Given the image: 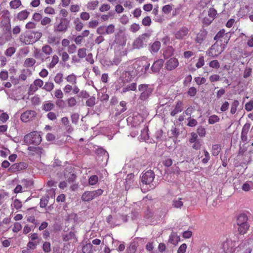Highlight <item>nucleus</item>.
<instances>
[{"label": "nucleus", "instance_id": "3c124183", "mask_svg": "<svg viewBox=\"0 0 253 253\" xmlns=\"http://www.w3.org/2000/svg\"><path fill=\"white\" fill-rule=\"evenodd\" d=\"M54 87V84L52 82H46L45 83L43 89L47 91H51Z\"/></svg>", "mask_w": 253, "mask_h": 253}, {"label": "nucleus", "instance_id": "6ab92c4d", "mask_svg": "<svg viewBox=\"0 0 253 253\" xmlns=\"http://www.w3.org/2000/svg\"><path fill=\"white\" fill-rule=\"evenodd\" d=\"M46 41L47 44L50 45H57L60 42V39L57 36L52 34L48 36Z\"/></svg>", "mask_w": 253, "mask_h": 253}, {"label": "nucleus", "instance_id": "c03bdc74", "mask_svg": "<svg viewBox=\"0 0 253 253\" xmlns=\"http://www.w3.org/2000/svg\"><path fill=\"white\" fill-rule=\"evenodd\" d=\"M86 50L84 47L79 48L77 52L78 56L81 59L84 58L87 55Z\"/></svg>", "mask_w": 253, "mask_h": 253}, {"label": "nucleus", "instance_id": "4c0bfd02", "mask_svg": "<svg viewBox=\"0 0 253 253\" xmlns=\"http://www.w3.org/2000/svg\"><path fill=\"white\" fill-rule=\"evenodd\" d=\"M54 107V105L51 102H45L42 105V110L47 112L51 110Z\"/></svg>", "mask_w": 253, "mask_h": 253}, {"label": "nucleus", "instance_id": "dca6fc26", "mask_svg": "<svg viewBox=\"0 0 253 253\" xmlns=\"http://www.w3.org/2000/svg\"><path fill=\"white\" fill-rule=\"evenodd\" d=\"M207 36V31L203 29L197 34L195 42L197 43L201 44L206 39Z\"/></svg>", "mask_w": 253, "mask_h": 253}, {"label": "nucleus", "instance_id": "58836bf2", "mask_svg": "<svg viewBox=\"0 0 253 253\" xmlns=\"http://www.w3.org/2000/svg\"><path fill=\"white\" fill-rule=\"evenodd\" d=\"M66 79L67 81L72 84H77V76L74 74L69 75Z\"/></svg>", "mask_w": 253, "mask_h": 253}, {"label": "nucleus", "instance_id": "1a4fd4ad", "mask_svg": "<svg viewBox=\"0 0 253 253\" xmlns=\"http://www.w3.org/2000/svg\"><path fill=\"white\" fill-rule=\"evenodd\" d=\"M37 116V113L33 110H27L21 114L20 119L22 122L27 123L34 120Z\"/></svg>", "mask_w": 253, "mask_h": 253}, {"label": "nucleus", "instance_id": "6e6d98bb", "mask_svg": "<svg viewBox=\"0 0 253 253\" xmlns=\"http://www.w3.org/2000/svg\"><path fill=\"white\" fill-rule=\"evenodd\" d=\"M195 82L198 85L204 84L206 82V79L204 77H197L194 78Z\"/></svg>", "mask_w": 253, "mask_h": 253}, {"label": "nucleus", "instance_id": "aec40b11", "mask_svg": "<svg viewBox=\"0 0 253 253\" xmlns=\"http://www.w3.org/2000/svg\"><path fill=\"white\" fill-rule=\"evenodd\" d=\"M174 49L172 46H168L163 50V56L165 59H168L174 54Z\"/></svg>", "mask_w": 253, "mask_h": 253}, {"label": "nucleus", "instance_id": "2f4dec72", "mask_svg": "<svg viewBox=\"0 0 253 253\" xmlns=\"http://www.w3.org/2000/svg\"><path fill=\"white\" fill-rule=\"evenodd\" d=\"M248 218L246 214H241L237 219V225L248 223Z\"/></svg>", "mask_w": 253, "mask_h": 253}, {"label": "nucleus", "instance_id": "13d9d810", "mask_svg": "<svg viewBox=\"0 0 253 253\" xmlns=\"http://www.w3.org/2000/svg\"><path fill=\"white\" fill-rule=\"evenodd\" d=\"M16 51V49L14 47H8L5 51V55L6 56L11 57Z\"/></svg>", "mask_w": 253, "mask_h": 253}, {"label": "nucleus", "instance_id": "052dcab7", "mask_svg": "<svg viewBox=\"0 0 253 253\" xmlns=\"http://www.w3.org/2000/svg\"><path fill=\"white\" fill-rule=\"evenodd\" d=\"M68 106L74 107L77 104V100L74 97H71L67 100Z\"/></svg>", "mask_w": 253, "mask_h": 253}, {"label": "nucleus", "instance_id": "a19ab883", "mask_svg": "<svg viewBox=\"0 0 253 253\" xmlns=\"http://www.w3.org/2000/svg\"><path fill=\"white\" fill-rule=\"evenodd\" d=\"M220 121V118L216 115H212L209 117L208 119V123L209 124L213 125L215 123L219 122Z\"/></svg>", "mask_w": 253, "mask_h": 253}, {"label": "nucleus", "instance_id": "8fccbe9b", "mask_svg": "<svg viewBox=\"0 0 253 253\" xmlns=\"http://www.w3.org/2000/svg\"><path fill=\"white\" fill-rule=\"evenodd\" d=\"M179 238L174 234H171L169 236V242L173 245H176L179 241Z\"/></svg>", "mask_w": 253, "mask_h": 253}, {"label": "nucleus", "instance_id": "f3484780", "mask_svg": "<svg viewBox=\"0 0 253 253\" xmlns=\"http://www.w3.org/2000/svg\"><path fill=\"white\" fill-rule=\"evenodd\" d=\"M164 61L162 59H158L155 61L151 67V70L153 72L158 73L163 66Z\"/></svg>", "mask_w": 253, "mask_h": 253}, {"label": "nucleus", "instance_id": "603ef678", "mask_svg": "<svg viewBox=\"0 0 253 253\" xmlns=\"http://www.w3.org/2000/svg\"><path fill=\"white\" fill-rule=\"evenodd\" d=\"M96 103V98L94 96H91L86 101V105L89 107H93Z\"/></svg>", "mask_w": 253, "mask_h": 253}, {"label": "nucleus", "instance_id": "4d7b16f0", "mask_svg": "<svg viewBox=\"0 0 253 253\" xmlns=\"http://www.w3.org/2000/svg\"><path fill=\"white\" fill-rule=\"evenodd\" d=\"M181 200V199L180 198L178 200H173L172 206L176 208H181L183 205V203Z\"/></svg>", "mask_w": 253, "mask_h": 253}, {"label": "nucleus", "instance_id": "f8f14e48", "mask_svg": "<svg viewBox=\"0 0 253 253\" xmlns=\"http://www.w3.org/2000/svg\"><path fill=\"white\" fill-rule=\"evenodd\" d=\"M179 65L178 59L175 57L170 58L165 64V69L168 71H172L176 69Z\"/></svg>", "mask_w": 253, "mask_h": 253}, {"label": "nucleus", "instance_id": "680f3d73", "mask_svg": "<svg viewBox=\"0 0 253 253\" xmlns=\"http://www.w3.org/2000/svg\"><path fill=\"white\" fill-rule=\"evenodd\" d=\"M70 42L69 40L67 39H63L61 41V45L62 48L60 49L61 50H64L66 48H68L69 46L70 45Z\"/></svg>", "mask_w": 253, "mask_h": 253}, {"label": "nucleus", "instance_id": "5fc2aeb1", "mask_svg": "<svg viewBox=\"0 0 253 253\" xmlns=\"http://www.w3.org/2000/svg\"><path fill=\"white\" fill-rule=\"evenodd\" d=\"M98 181V176L96 175L91 176L88 179L89 184L90 185H94L97 183Z\"/></svg>", "mask_w": 253, "mask_h": 253}, {"label": "nucleus", "instance_id": "72a5a7b5", "mask_svg": "<svg viewBox=\"0 0 253 253\" xmlns=\"http://www.w3.org/2000/svg\"><path fill=\"white\" fill-rule=\"evenodd\" d=\"M137 84L135 83H133L128 84L126 87H125L122 89L123 93H126L129 90L134 91L136 89Z\"/></svg>", "mask_w": 253, "mask_h": 253}, {"label": "nucleus", "instance_id": "c756f323", "mask_svg": "<svg viewBox=\"0 0 253 253\" xmlns=\"http://www.w3.org/2000/svg\"><path fill=\"white\" fill-rule=\"evenodd\" d=\"M28 150L31 152V155H34L35 154H41L42 152L43 149L40 147H33L30 146L28 147Z\"/></svg>", "mask_w": 253, "mask_h": 253}, {"label": "nucleus", "instance_id": "69168bd1", "mask_svg": "<svg viewBox=\"0 0 253 253\" xmlns=\"http://www.w3.org/2000/svg\"><path fill=\"white\" fill-rule=\"evenodd\" d=\"M217 14L216 10L214 8H210L208 11V16L213 20Z\"/></svg>", "mask_w": 253, "mask_h": 253}, {"label": "nucleus", "instance_id": "7c9ffc66", "mask_svg": "<svg viewBox=\"0 0 253 253\" xmlns=\"http://www.w3.org/2000/svg\"><path fill=\"white\" fill-rule=\"evenodd\" d=\"M22 5L21 0H12L9 2V6L11 9H17Z\"/></svg>", "mask_w": 253, "mask_h": 253}, {"label": "nucleus", "instance_id": "39448f33", "mask_svg": "<svg viewBox=\"0 0 253 253\" xmlns=\"http://www.w3.org/2000/svg\"><path fill=\"white\" fill-rule=\"evenodd\" d=\"M138 90L141 92L139 99L142 101L146 100L153 91V88L147 84H140L138 86Z\"/></svg>", "mask_w": 253, "mask_h": 253}, {"label": "nucleus", "instance_id": "f03ea898", "mask_svg": "<svg viewBox=\"0 0 253 253\" xmlns=\"http://www.w3.org/2000/svg\"><path fill=\"white\" fill-rule=\"evenodd\" d=\"M1 21L0 22V27L5 33L11 32V19L10 18V12L7 9H4L1 12Z\"/></svg>", "mask_w": 253, "mask_h": 253}, {"label": "nucleus", "instance_id": "393cba45", "mask_svg": "<svg viewBox=\"0 0 253 253\" xmlns=\"http://www.w3.org/2000/svg\"><path fill=\"white\" fill-rule=\"evenodd\" d=\"M59 58L57 55L54 54L52 56L51 61L47 66L49 69H53L59 62Z\"/></svg>", "mask_w": 253, "mask_h": 253}, {"label": "nucleus", "instance_id": "79ce46f5", "mask_svg": "<svg viewBox=\"0 0 253 253\" xmlns=\"http://www.w3.org/2000/svg\"><path fill=\"white\" fill-rule=\"evenodd\" d=\"M54 81L58 84H61L63 82V74L61 73H58L55 75Z\"/></svg>", "mask_w": 253, "mask_h": 253}, {"label": "nucleus", "instance_id": "864d4df0", "mask_svg": "<svg viewBox=\"0 0 253 253\" xmlns=\"http://www.w3.org/2000/svg\"><path fill=\"white\" fill-rule=\"evenodd\" d=\"M115 26L113 24H109L106 27V35H110L115 32Z\"/></svg>", "mask_w": 253, "mask_h": 253}, {"label": "nucleus", "instance_id": "ea45409f", "mask_svg": "<svg viewBox=\"0 0 253 253\" xmlns=\"http://www.w3.org/2000/svg\"><path fill=\"white\" fill-rule=\"evenodd\" d=\"M65 177L69 183H73L77 178V175L75 173H65Z\"/></svg>", "mask_w": 253, "mask_h": 253}, {"label": "nucleus", "instance_id": "e2e57ef3", "mask_svg": "<svg viewBox=\"0 0 253 253\" xmlns=\"http://www.w3.org/2000/svg\"><path fill=\"white\" fill-rule=\"evenodd\" d=\"M209 66L211 68L218 69L220 67V65L218 60H214L209 63Z\"/></svg>", "mask_w": 253, "mask_h": 253}, {"label": "nucleus", "instance_id": "37998d69", "mask_svg": "<svg viewBox=\"0 0 253 253\" xmlns=\"http://www.w3.org/2000/svg\"><path fill=\"white\" fill-rule=\"evenodd\" d=\"M225 31L224 29L220 30L214 37V40L216 41H220V40H221V39L226 35V33H225Z\"/></svg>", "mask_w": 253, "mask_h": 253}, {"label": "nucleus", "instance_id": "5701e85b", "mask_svg": "<svg viewBox=\"0 0 253 253\" xmlns=\"http://www.w3.org/2000/svg\"><path fill=\"white\" fill-rule=\"evenodd\" d=\"M238 226V231L241 235H244L246 234L248 232L250 227V225L248 223L239 224Z\"/></svg>", "mask_w": 253, "mask_h": 253}, {"label": "nucleus", "instance_id": "f257e3e1", "mask_svg": "<svg viewBox=\"0 0 253 253\" xmlns=\"http://www.w3.org/2000/svg\"><path fill=\"white\" fill-rule=\"evenodd\" d=\"M42 36V33L39 31L26 32L20 36V41L25 44H33L39 41Z\"/></svg>", "mask_w": 253, "mask_h": 253}, {"label": "nucleus", "instance_id": "9b49d317", "mask_svg": "<svg viewBox=\"0 0 253 253\" xmlns=\"http://www.w3.org/2000/svg\"><path fill=\"white\" fill-rule=\"evenodd\" d=\"M27 165L24 162H20L13 164L8 169V171L10 173H17L21 170L25 169Z\"/></svg>", "mask_w": 253, "mask_h": 253}, {"label": "nucleus", "instance_id": "4be33fe9", "mask_svg": "<svg viewBox=\"0 0 253 253\" xmlns=\"http://www.w3.org/2000/svg\"><path fill=\"white\" fill-rule=\"evenodd\" d=\"M12 39L11 34L8 33V34H3L0 36V46L3 45L8 42L10 41Z\"/></svg>", "mask_w": 253, "mask_h": 253}, {"label": "nucleus", "instance_id": "e433bc0d", "mask_svg": "<svg viewBox=\"0 0 253 253\" xmlns=\"http://www.w3.org/2000/svg\"><path fill=\"white\" fill-rule=\"evenodd\" d=\"M36 62V60L33 58H28L25 60L24 66L25 67H31L35 65Z\"/></svg>", "mask_w": 253, "mask_h": 253}, {"label": "nucleus", "instance_id": "0eeeda50", "mask_svg": "<svg viewBox=\"0 0 253 253\" xmlns=\"http://www.w3.org/2000/svg\"><path fill=\"white\" fill-rule=\"evenodd\" d=\"M150 34L148 33L143 34L136 38L133 43L134 48L140 49L144 46L146 45L147 43L150 39Z\"/></svg>", "mask_w": 253, "mask_h": 253}, {"label": "nucleus", "instance_id": "cd10ccee", "mask_svg": "<svg viewBox=\"0 0 253 253\" xmlns=\"http://www.w3.org/2000/svg\"><path fill=\"white\" fill-rule=\"evenodd\" d=\"M161 47V42L159 41L154 42L150 46V51L152 53H157Z\"/></svg>", "mask_w": 253, "mask_h": 253}, {"label": "nucleus", "instance_id": "f704fd0d", "mask_svg": "<svg viewBox=\"0 0 253 253\" xmlns=\"http://www.w3.org/2000/svg\"><path fill=\"white\" fill-rule=\"evenodd\" d=\"M221 149V146L220 144H214L212 146L211 153L213 156H217Z\"/></svg>", "mask_w": 253, "mask_h": 253}, {"label": "nucleus", "instance_id": "c9c22d12", "mask_svg": "<svg viewBox=\"0 0 253 253\" xmlns=\"http://www.w3.org/2000/svg\"><path fill=\"white\" fill-rule=\"evenodd\" d=\"M93 246L91 243H88L84 245L82 248L83 253H93Z\"/></svg>", "mask_w": 253, "mask_h": 253}, {"label": "nucleus", "instance_id": "338daca9", "mask_svg": "<svg viewBox=\"0 0 253 253\" xmlns=\"http://www.w3.org/2000/svg\"><path fill=\"white\" fill-rule=\"evenodd\" d=\"M152 21L149 16L144 17L142 20V23L144 26H149L151 24Z\"/></svg>", "mask_w": 253, "mask_h": 253}, {"label": "nucleus", "instance_id": "bf43d9fd", "mask_svg": "<svg viewBox=\"0 0 253 253\" xmlns=\"http://www.w3.org/2000/svg\"><path fill=\"white\" fill-rule=\"evenodd\" d=\"M42 250L45 253H49L51 251V245L49 242H45L42 245Z\"/></svg>", "mask_w": 253, "mask_h": 253}, {"label": "nucleus", "instance_id": "412c9836", "mask_svg": "<svg viewBox=\"0 0 253 253\" xmlns=\"http://www.w3.org/2000/svg\"><path fill=\"white\" fill-rule=\"evenodd\" d=\"M250 127V124H245L242 128L241 132V139L243 141H246L248 139L247 134Z\"/></svg>", "mask_w": 253, "mask_h": 253}, {"label": "nucleus", "instance_id": "bb28decb", "mask_svg": "<svg viewBox=\"0 0 253 253\" xmlns=\"http://www.w3.org/2000/svg\"><path fill=\"white\" fill-rule=\"evenodd\" d=\"M98 4L99 1L98 0L90 1L86 4L87 9L88 10H93L98 6Z\"/></svg>", "mask_w": 253, "mask_h": 253}, {"label": "nucleus", "instance_id": "de8ad7c7", "mask_svg": "<svg viewBox=\"0 0 253 253\" xmlns=\"http://www.w3.org/2000/svg\"><path fill=\"white\" fill-rule=\"evenodd\" d=\"M159 6L156 5L153 9L152 14L156 17V21L160 22L162 21L161 17L158 14Z\"/></svg>", "mask_w": 253, "mask_h": 253}, {"label": "nucleus", "instance_id": "20e7f679", "mask_svg": "<svg viewBox=\"0 0 253 253\" xmlns=\"http://www.w3.org/2000/svg\"><path fill=\"white\" fill-rule=\"evenodd\" d=\"M225 48V47L222 45V43L216 41L209 49L208 54L210 56L215 57L220 54Z\"/></svg>", "mask_w": 253, "mask_h": 253}, {"label": "nucleus", "instance_id": "6e6552de", "mask_svg": "<svg viewBox=\"0 0 253 253\" xmlns=\"http://www.w3.org/2000/svg\"><path fill=\"white\" fill-rule=\"evenodd\" d=\"M154 178V172L152 170H149L143 174L141 177V180L143 184L149 185L150 188L152 189L154 188V186L153 185H151V184L153 181Z\"/></svg>", "mask_w": 253, "mask_h": 253}, {"label": "nucleus", "instance_id": "a878e982", "mask_svg": "<svg viewBox=\"0 0 253 253\" xmlns=\"http://www.w3.org/2000/svg\"><path fill=\"white\" fill-rule=\"evenodd\" d=\"M30 12L27 10H23L18 13L17 18L19 20L23 21L27 18Z\"/></svg>", "mask_w": 253, "mask_h": 253}, {"label": "nucleus", "instance_id": "09e8293b", "mask_svg": "<svg viewBox=\"0 0 253 253\" xmlns=\"http://www.w3.org/2000/svg\"><path fill=\"white\" fill-rule=\"evenodd\" d=\"M205 65V59L203 55H200L198 61L196 63V67L199 69Z\"/></svg>", "mask_w": 253, "mask_h": 253}, {"label": "nucleus", "instance_id": "2eb2a0df", "mask_svg": "<svg viewBox=\"0 0 253 253\" xmlns=\"http://www.w3.org/2000/svg\"><path fill=\"white\" fill-rule=\"evenodd\" d=\"M69 22L65 19H62L60 22L57 25L55 30L59 32H65L67 31L68 26Z\"/></svg>", "mask_w": 253, "mask_h": 253}, {"label": "nucleus", "instance_id": "0e129e2a", "mask_svg": "<svg viewBox=\"0 0 253 253\" xmlns=\"http://www.w3.org/2000/svg\"><path fill=\"white\" fill-rule=\"evenodd\" d=\"M16 210H19L22 206L21 202L18 199H15L12 205Z\"/></svg>", "mask_w": 253, "mask_h": 253}, {"label": "nucleus", "instance_id": "b1692460", "mask_svg": "<svg viewBox=\"0 0 253 253\" xmlns=\"http://www.w3.org/2000/svg\"><path fill=\"white\" fill-rule=\"evenodd\" d=\"M42 51L45 55L49 57L53 52V48L50 45L45 44L42 46Z\"/></svg>", "mask_w": 253, "mask_h": 253}, {"label": "nucleus", "instance_id": "a18cd8bd", "mask_svg": "<svg viewBox=\"0 0 253 253\" xmlns=\"http://www.w3.org/2000/svg\"><path fill=\"white\" fill-rule=\"evenodd\" d=\"M239 105V102L237 100H235L231 104V109H230V113L231 114H234L236 111L238 106Z\"/></svg>", "mask_w": 253, "mask_h": 253}, {"label": "nucleus", "instance_id": "774afa93", "mask_svg": "<svg viewBox=\"0 0 253 253\" xmlns=\"http://www.w3.org/2000/svg\"><path fill=\"white\" fill-rule=\"evenodd\" d=\"M197 92V89L195 87H191L189 88L187 94L190 97H194L195 96Z\"/></svg>", "mask_w": 253, "mask_h": 253}, {"label": "nucleus", "instance_id": "a211bd4d", "mask_svg": "<svg viewBox=\"0 0 253 253\" xmlns=\"http://www.w3.org/2000/svg\"><path fill=\"white\" fill-rule=\"evenodd\" d=\"M122 33V31H120L118 33L117 35H116L115 42L117 44H119L120 45L123 47L126 45V40L124 35H121Z\"/></svg>", "mask_w": 253, "mask_h": 253}, {"label": "nucleus", "instance_id": "49530a36", "mask_svg": "<svg viewBox=\"0 0 253 253\" xmlns=\"http://www.w3.org/2000/svg\"><path fill=\"white\" fill-rule=\"evenodd\" d=\"M230 38V34L229 33H226V35L224 36V37L220 40V41L219 42L222 43V45L226 48Z\"/></svg>", "mask_w": 253, "mask_h": 253}, {"label": "nucleus", "instance_id": "c85d7f7f", "mask_svg": "<svg viewBox=\"0 0 253 253\" xmlns=\"http://www.w3.org/2000/svg\"><path fill=\"white\" fill-rule=\"evenodd\" d=\"M63 50L60 48L58 49V54L61 57L62 61L65 63L69 60L70 57L67 52L65 51H62Z\"/></svg>", "mask_w": 253, "mask_h": 253}, {"label": "nucleus", "instance_id": "ddd939ff", "mask_svg": "<svg viewBox=\"0 0 253 253\" xmlns=\"http://www.w3.org/2000/svg\"><path fill=\"white\" fill-rule=\"evenodd\" d=\"M183 110V103L181 100H178L176 102V104L171 109L170 115L172 117H174L178 113H179Z\"/></svg>", "mask_w": 253, "mask_h": 253}, {"label": "nucleus", "instance_id": "423d86ee", "mask_svg": "<svg viewBox=\"0 0 253 253\" xmlns=\"http://www.w3.org/2000/svg\"><path fill=\"white\" fill-rule=\"evenodd\" d=\"M103 193L101 189H98L92 191H85L82 195L81 199L84 202H89L97 197L101 196Z\"/></svg>", "mask_w": 253, "mask_h": 253}, {"label": "nucleus", "instance_id": "473e14b6", "mask_svg": "<svg viewBox=\"0 0 253 253\" xmlns=\"http://www.w3.org/2000/svg\"><path fill=\"white\" fill-rule=\"evenodd\" d=\"M242 189L245 192L253 189V182L251 181L246 182L242 186Z\"/></svg>", "mask_w": 253, "mask_h": 253}, {"label": "nucleus", "instance_id": "7ed1b4c3", "mask_svg": "<svg viewBox=\"0 0 253 253\" xmlns=\"http://www.w3.org/2000/svg\"><path fill=\"white\" fill-rule=\"evenodd\" d=\"M24 141L28 144L38 145L42 141V137L38 132L35 131L26 135L24 136Z\"/></svg>", "mask_w": 253, "mask_h": 253}, {"label": "nucleus", "instance_id": "9d476101", "mask_svg": "<svg viewBox=\"0 0 253 253\" xmlns=\"http://www.w3.org/2000/svg\"><path fill=\"white\" fill-rule=\"evenodd\" d=\"M189 32V30L187 27H182L175 31L174 33L175 39L179 40L185 39Z\"/></svg>", "mask_w": 253, "mask_h": 253}, {"label": "nucleus", "instance_id": "4468645a", "mask_svg": "<svg viewBox=\"0 0 253 253\" xmlns=\"http://www.w3.org/2000/svg\"><path fill=\"white\" fill-rule=\"evenodd\" d=\"M62 238L64 242L70 241L71 243H74L78 241L75 233L73 231H70L69 233L63 234Z\"/></svg>", "mask_w": 253, "mask_h": 253}]
</instances>
